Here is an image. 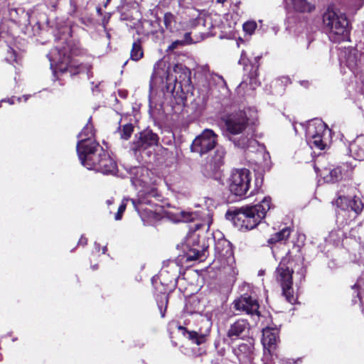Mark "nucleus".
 <instances>
[{"instance_id":"obj_1","label":"nucleus","mask_w":364,"mask_h":364,"mask_svg":"<svg viewBox=\"0 0 364 364\" xmlns=\"http://www.w3.org/2000/svg\"><path fill=\"white\" fill-rule=\"evenodd\" d=\"M76 150L81 164L104 175H114L118 168L115 160L96 141L80 142Z\"/></svg>"},{"instance_id":"obj_2","label":"nucleus","mask_w":364,"mask_h":364,"mask_svg":"<svg viewBox=\"0 0 364 364\" xmlns=\"http://www.w3.org/2000/svg\"><path fill=\"white\" fill-rule=\"evenodd\" d=\"M174 76L166 68L154 66V73L150 80V90L159 89L162 92H174L178 95V90L183 92V89L191 85V72L182 65H176L173 68Z\"/></svg>"},{"instance_id":"obj_3","label":"nucleus","mask_w":364,"mask_h":364,"mask_svg":"<svg viewBox=\"0 0 364 364\" xmlns=\"http://www.w3.org/2000/svg\"><path fill=\"white\" fill-rule=\"evenodd\" d=\"M225 124L224 135L240 149H246L253 147L257 141L252 134L247 131L250 118L246 110L232 112L223 117Z\"/></svg>"},{"instance_id":"obj_4","label":"nucleus","mask_w":364,"mask_h":364,"mask_svg":"<svg viewBox=\"0 0 364 364\" xmlns=\"http://www.w3.org/2000/svg\"><path fill=\"white\" fill-rule=\"evenodd\" d=\"M270 208L271 198L264 197L258 204L235 210L232 218L233 224L242 231L252 230L264 218Z\"/></svg>"},{"instance_id":"obj_5","label":"nucleus","mask_w":364,"mask_h":364,"mask_svg":"<svg viewBox=\"0 0 364 364\" xmlns=\"http://www.w3.org/2000/svg\"><path fill=\"white\" fill-rule=\"evenodd\" d=\"M294 270L296 274L299 276L300 280L304 279L306 268L303 262L300 260L296 268V266H294V262L290 260L288 254L282 258L276 270V279L282 287L283 295L291 304L296 301L292 288V274Z\"/></svg>"},{"instance_id":"obj_6","label":"nucleus","mask_w":364,"mask_h":364,"mask_svg":"<svg viewBox=\"0 0 364 364\" xmlns=\"http://www.w3.org/2000/svg\"><path fill=\"white\" fill-rule=\"evenodd\" d=\"M323 22L331 41H349V22L344 13L328 9L323 15Z\"/></svg>"},{"instance_id":"obj_7","label":"nucleus","mask_w":364,"mask_h":364,"mask_svg":"<svg viewBox=\"0 0 364 364\" xmlns=\"http://www.w3.org/2000/svg\"><path fill=\"white\" fill-rule=\"evenodd\" d=\"M305 129L306 142L311 149L323 151L331 144V130L321 119H314L308 122L306 125L301 124Z\"/></svg>"},{"instance_id":"obj_8","label":"nucleus","mask_w":364,"mask_h":364,"mask_svg":"<svg viewBox=\"0 0 364 364\" xmlns=\"http://www.w3.org/2000/svg\"><path fill=\"white\" fill-rule=\"evenodd\" d=\"M196 316L198 322V327L196 330L189 331L181 326H178V329L193 343L200 345L206 342L210 335L212 321L210 318L206 315L196 314Z\"/></svg>"},{"instance_id":"obj_9","label":"nucleus","mask_w":364,"mask_h":364,"mask_svg":"<svg viewBox=\"0 0 364 364\" xmlns=\"http://www.w3.org/2000/svg\"><path fill=\"white\" fill-rule=\"evenodd\" d=\"M251 172L245 168H234L231 171L228 183L232 193L237 196H245L250 188Z\"/></svg>"},{"instance_id":"obj_10","label":"nucleus","mask_w":364,"mask_h":364,"mask_svg":"<svg viewBox=\"0 0 364 364\" xmlns=\"http://www.w3.org/2000/svg\"><path fill=\"white\" fill-rule=\"evenodd\" d=\"M338 60L341 68L346 67L360 82L359 89H364V73H356L358 65V55L357 48L353 47H340L338 48Z\"/></svg>"},{"instance_id":"obj_11","label":"nucleus","mask_w":364,"mask_h":364,"mask_svg":"<svg viewBox=\"0 0 364 364\" xmlns=\"http://www.w3.org/2000/svg\"><path fill=\"white\" fill-rule=\"evenodd\" d=\"M336 204L340 210L337 213V220L345 218L347 215L349 218L354 219L363 209V204L358 197L346 196L339 193Z\"/></svg>"},{"instance_id":"obj_12","label":"nucleus","mask_w":364,"mask_h":364,"mask_svg":"<svg viewBox=\"0 0 364 364\" xmlns=\"http://www.w3.org/2000/svg\"><path fill=\"white\" fill-rule=\"evenodd\" d=\"M152 195L153 193H149L148 195L144 196L143 193L139 195V199H130V198H124L122 200L121 205L118 208L117 213L115 214L114 219L116 220H119L122 219V214L124 212L127 203L131 202L134 208L137 211V213L140 215L141 218L143 219L144 215H147L148 217H151L154 215V211L151 209L144 208V205H149L151 206L153 205V202L151 199H149V196Z\"/></svg>"},{"instance_id":"obj_13","label":"nucleus","mask_w":364,"mask_h":364,"mask_svg":"<svg viewBox=\"0 0 364 364\" xmlns=\"http://www.w3.org/2000/svg\"><path fill=\"white\" fill-rule=\"evenodd\" d=\"M249 288L250 285L248 284H243L240 287V289L242 294L233 301V307L236 311L258 316L259 312L257 300L247 293L244 292L246 289H248Z\"/></svg>"},{"instance_id":"obj_14","label":"nucleus","mask_w":364,"mask_h":364,"mask_svg":"<svg viewBox=\"0 0 364 364\" xmlns=\"http://www.w3.org/2000/svg\"><path fill=\"white\" fill-rule=\"evenodd\" d=\"M218 135L210 129H205L193 140L191 149L200 156L212 150L216 145Z\"/></svg>"},{"instance_id":"obj_15","label":"nucleus","mask_w":364,"mask_h":364,"mask_svg":"<svg viewBox=\"0 0 364 364\" xmlns=\"http://www.w3.org/2000/svg\"><path fill=\"white\" fill-rule=\"evenodd\" d=\"M186 261L202 260L205 257L207 247L205 243L200 244L199 235L193 232L185 242Z\"/></svg>"},{"instance_id":"obj_16","label":"nucleus","mask_w":364,"mask_h":364,"mask_svg":"<svg viewBox=\"0 0 364 364\" xmlns=\"http://www.w3.org/2000/svg\"><path fill=\"white\" fill-rule=\"evenodd\" d=\"M48 58L50 63V68L54 74L58 71L63 73L68 70V65L70 63V56L68 48L56 46L48 54Z\"/></svg>"},{"instance_id":"obj_17","label":"nucleus","mask_w":364,"mask_h":364,"mask_svg":"<svg viewBox=\"0 0 364 364\" xmlns=\"http://www.w3.org/2000/svg\"><path fill=\"white\" fill-rule=\"evenodd\" d=\"M159 137L156 134L150 129H146L136 135V139L132 143L131 150L136 153L141 152L146 149L156 146L158 144Z\"/></svg>"},{"instance_id":"obj_18","label":"nucleus","mask_w":364,"mask_h":364,"mask_svg":"<svg viewBox=\"0 0 364 364\" xmlns=\"http://www.w3.org/2000/svg\"><path fill=\"white\" fill-rule=\"evenodd\" d=\"M200 216V215L198 212L181 211L176 219V221L183 223L195 222L193 226L191 227V229H194L195 231L201 229L208 230L210 225V219L207 218L203 222H198L197 220Z\"/></svg>"},{"instance_id":"obj_19","label":"nucleus","mask_w":364,"mask_h":364,"mask_svg":"<svg viewBox=\"0 0 364 364\" xmlns=\"http://www.w3.org/2000/svg\"><path fill=\"white\" fill-rule=\"evenodd\" d=\"M232 352L241 364H248L254 358V345L250 341L242 343L233 348Z\"/></svg>"},{"instance_id":"obj_20","label":"nucleus","mask_w":364,"mask_h":364,"mask_svg":"<svg viewBox=\"0 0 364 364\" xmlns=\"http://www.w3.org/2000/svg\"><path fill=\"white\" fill-rule=\"evenodd\" d=\"M279 340V329L277 328L267 327L262 331V343L264 350H276L277 343Z\"/></svg>"},{"instance_id":"obj_21","label":"nucleus","mask_w":364,"mask_h":364,"mask_svg":"<svg viewBox=\"0 0 364 364\" xmlns=\"http://www.w3.org/2000/svg\"><path fill=\"white\" fill-rule=\"evenodd\" d=\"M131 181L134 186L144 187L149 181V170L143 166L133 167L130 170Z\"/></svg>"},{"instance_id":"obj_22","label":"nucleus","mask_w":364,"mask_h":364,"mask_svg":"<svg viewBox=\"0 0 364 364\" xmlns=\"http://www.w3.org/2000/svg\"><path fill=\"white\" fill-rule=\"evenodd\" d=\"M249 323L245 319H239L232 323L227 331V337L231 341L245 336L249 330Z\"/></svg>"},{"instance_id":"obj_23","label":"nucleus","mask_w":364,"mask_h":364,"mask_svg":"<svg viewBox=\"0 0 364 364\" xmlns=\"http://www.w3.org/2000/svg\"><path fill=\"white\" fill-rule=\"evenodd\" d=\"M314 169L317 174L322 176L326 183H336L343 178L341 167L319 170L316 166H314Z\"/></svg>"},{"instance_id":"obj_24","label":"nucleus","mask_w":364,"mask_h":364,"mask_svg":"<svg viewBox=\"0 0 364 364\" xmlns=\"http://www.w3.org/2000/svg\"><path fill=\"white\" fill-rule=\"evenodd\" d=\"M352 157L358 161H364V135L358 136L348 147Z\"/></svg>"},{"instance_id":"obj_25","label":"nucleus","mask_w":364,"mask_h":364,"mask_svg":"<svg viewBox=\"0 0 364 364\" xmlns=\"http://www.w3.org/2000/svg\"><path fill=\"white\" fill-rule=\"evenodd\" d=\"M201 173L207 178L218 180L221 176V167L209 160L202 166Z\"/></svg>"},{"instance_id":"obj_26","label":"nucleus","mask_w":364,"mask_h":364,"mask_svg":"<svg viewBox=\"0 0 364 364\" xmlns=\"http://www.w3.org/2000/svg\"><path fill=\"white\" fill-rule=\"evenodd\" d=\"M295 11L300 13H311L315 10V5L307 0H291Z\"/></svg>"},{"instance_id":"obj_27","label":"nucleus","mask_w":364,"mask_h":364,"mask_svg":"<svg viewBox=\"0 0 364 364\" xmlns=\"http://www.w3.org/2000/svg\"><path fill=\"white\" fill-rule=\"evenodd\" d=\"M95 131L93 125L91 123V117L89 119L88 122L87 124L84 127L82 132L77 135V137L80 139L77 141V145L82 141H87V140H92L95 141L94 137Z\"/></svg>"},{"instance_id":"obj_28","label":"nucleus","mask_w":364,"mask_h":364,"mask_svg":"<svg viewBox=\"0 0 364 364\" xmlns=\"http://www.w3.org/2000/svg\"><path fill=\"white\" fill-rule=\"evenodd\" d=\"M291 233V230L289 228H284L281 231L277 232L272 235L267 240L269 244H274L278 242L287 240Z\"/></svg>"},{"instance_id":"obj_29","label":"nucleus","mask_w":364,"mask_h":364,"mask_svg":"<svg viewBox=\"0 0 364 364\" xmlns=\"http://www.w3.org/2000/svg\"><path fill=\"white\" fill-rule=\"evenodd\" d=\"M164 25L166 30L173 33L177 30L176 16L171 12H166L164 16Z\"/></svg>"},{"instance_id":"obj_30","label":"nucleus","mask_w":364,"mask_h":364,"mask_svg":"<svg viewBox=\"0 0 364 364\" xmlns=\"http://www.w3.org/2000/svg\"><path fill=\"white\" fill-rule=\"evenodd\" d=\"M226 154V151L223 146H218L215 149L214 155L210 159L213 163L218 165L220 167H222L224 165L225 156Z\"/></svg>"},{"instance_id":"obj_31","label":"nucleus","mask_w":364,"mask_h":364,"mask_svg":"<svg viewBox=\"0 0 364 364\" xmlns=\"http://www.w3.org/2000/svg\"><path fill=\"white\" fill-rule=\"evenodd\" d=\"M168 301V295L166 293H161L156 296V302L162 318L165 316Z\"/></svg>"},{"instance_id":"obj_32","label":"nucleus","mask_w":364,"mask_h":364,"mask_svg":"<svg viewBox=\"0 0 364 364\" xmlns=\"http://www.w3.org/2000/svg\"><path fill=\"white\" fill-rule=\"evenodd\" d=\"M118 132L122 139L127 140L130 138L134 132V126L132 124H126L122 127H119Z\"/></svg>"},{"instance_id":"obj_33","label":"nucleus","mask_w":364,"mask_h":364,"mask_svg":"<svg viewBox=\"0 0 364 364\" xmlns=\"http://www.w3.org/2000/svg\"><path fill=\"white\" fill-rule=\"evenodd\" d=\"M143 50L141 46V43L137 42H134L132 44V48L131 50V58L133 60L137 61L143 57Z\"/></svg>"},{"instance_id":"obj_34","label":"nucleus","mask_w":364,"mask_h":364,"mask_svg":"<svg viewBox=\"0 0 364 364\" xmlns=\"http://www.w3.org/2000/svg\"><path fill=\"white\" fill-rule=\"evenodd\" d=\"M210 80L216 83V86H218L222 90V92H223L224 95L228 94V89L226 86V83L221 76L216 74H212L210 75Z\"/></svg>"},{"instance_id":"obj_35","label":"nucleus","mask_w":364,"mask_h":364,"mask_svg":"<svg viewBox=\"0 0 364 364\" xmlns=\"http://www.w3.org/2000/svg\"><path fill=\"white\" fill-rule=\"evenodd\" d=\"M277 358L278 356L275 353V350L271 349L264 350L262 358L263 364H275L274 360Z\"/></svg>"},{"instance_id":"obj_36","label":"nucleus","mask_w":364,"mask_h":364,"mask_svg":"<svg viewBox=\"0 0 364 364\" xmlns=\"http://www.w3.org/2000/svg\"><path fill=\"white\" fill-rule=\"evenodd\" d=\"M6 60L10 63H18V55L13 48H9Z\"/></svg>"},{"instance_id":"obj_37","label":"nucleus","mask_w":364,"mask_h":364,"mask_svg":"<svg viewBox=\"0 0 364 364\" xmlns=\"http://www.w3.org/2000/svg\"><path fill=\"white\" fill-rule=\"evenodd\" d=\"M257 28V23L255 21H247L243 24V30L245 33L251 35L254 33Z\"/></svg>"},{"instance_id":"obj_38","label":"nucleus","mask_w":364,"mask_h":364,"mask_svg":"<svg viewBox=\"0 0 364 364\" xmlns=\"http://www.w3.org/2000/svg\"><path fill=\"white\" fill-rule=\"evenodd\" d=\"M78 69H79L78 73H82L84 70H85L87 73L88 77H90V76L92 75L91 73L92 65L90 64H85V65L81 64L79 66Z\"/></svg>"},{"instance_id":"obj_39","label":"nucleus","mask_w":364,"mask_h":364,"mask_svg":"<svg viewBox=\"0 0 364 364\" xmlns=\"http://www.w3.org/2000/svg\"><path fill=\"white\" fill-rule=\"evenodd\" d=\"M185 46L182 40H176L171 43V44L168 46V50H173L177 48L179 46Z\"/></svg>"},{"instance_id":"obj_40","label":"nucleus","mask_w":364,"mask_h":364,"mask_svg":"<svg viewBox=\"0 0 364 364\" xmlns=\"http://www.w3.org/2000/svg\"><path fill=\"white\" fill-rule=\"evenodd\" d=\"M301 362L300 359H297L296 360H291L290 359H282L279 360V364H299Z\"/></svg>"},{"instance_id":"obj_41","label":"nucleus","mask_w":364,"mask_h":364,"mask_svg":"<svg viewBox=\"0 0 364 364\" xmlns=\"http://www.w3.org/2000/svg\"><path fill=\"white\" fill-rule=\"evenodd\" d=\"M182 41L185 45L189 44L192 43V39L191 37V33H186L183 36V38L182 39Z\"/></svg>"},{"instance_id":"obj_42","label":"nucleus","mask_w":364,"mask_h":364,"mask_svg":"<svg viewBox=\"0 0 364 364\" xmlns=\"http://www.w3.org/2000/svg\"><path fill=\"white\" fill-rule=\"evenodd\" d=\"M87 243V239L84 236H81L80 239L79 240L78 245L85 246Z\"/></svg>"},{"instance_id":"obj_43","label":"nucleus","mask_w":364,"mask_h":364,"mask_svg":"<svg viewBox=\"0 0 364 364\" xmlns=\"http://www.w3.org/2000/svg\"><path fill=\"white\" fill-rule=\"evenodd\" d=\"M15 100H17L18 102H20L21 101V97H18V98L11 97V98L8 99L7 100H5V102H9L10 105H13V104L15 103Z\"/></svg>"},{"instance_id":"obj_44","label":"nucleus","mask_w":364,"mask_h":364,"mask_svg":"<svg viewBox=\"0 0 364 364\" xmlns=\"http://www.w3.org/2000/svg\"><path fill=\"white\" fill-rule=\"evenodd\" d=\"M245 53L242 52V55H241V58H240V59L239 60V63L240 64H243V65H246V62H245Z\"/></svg>"},{"instance_id":"obj_45","label":"nucleus","mask_w":364,"mask_h":364,"mask_svg":"<svg viewBox=\"0 0 364 364\" xmlns=\"http://www.w3.org/2000/svg\"><path fill=\"white\" fill-rule=\"evenodd\" d=\"M210 95H213L214 97H217L216 95L215 94V91H214V89L210 87L208 91H207V93H206V97H209Z\"/></svg>"},{"instance_id":"obj_46","label":"nucleus","mask_w":364,"mask_h":364,"mask_svg":"<svg viewBox=\"0 0 364 364\" xmlns=\"http://www.w3.org/2000/svg\"><path fill=\"white\" fill-rule=\"evenodd\" d=\"M360 52L363 55H364V43H360L359 46Z\"/></svg>"},{"instance_id":"obj_47","label":"nucleus","mask_w":364,"mask_h":364,"mask_svg":"<svg viewBox=\"0 0 364 364\" xmlns=\"http://www.w3.org/2000/svg\"><path fill=\"white\" fill-rule=\"evenodd\" d=\"M95 248L97 251H100V245L97 242H95Z\"/></svg>"},{"instance_id":"obj_48","label":"nucleus","mask_w":364,"mask_h":364,"mask_svg":"<svg viewBox=\"0 0 364 364\" xmlns=\"http://www.w3.org/2000/svg\"><path fill=\"white\" fill-rule=\"evenodd\" d=\"M107 250V246L102 247V253L105 254Z\"/></svg>"},{"instance_id":"obj_49","label":"nucleus","mask_w":364,"mask_h":364,"mask_svg":"<svg viewBox=\"0 0 364 364\" xmlns=\"http://www.w3.org/2000/svg\"><path fill=\"white\" fill-rule=\"evenodd\" d=\"M30 95H23V97L24 98V101H27Z\"/></svg>"},{"instance_id":"obj_50","label":"nucleus","mask_w":364,"mask_h":364,"mask_svg":"<svg viewBox=\"0 0 364 364\" xmlns=\"http://www.w3.org/2000/svg\"><path fill=\"white\" fill-rule=\"evenodd\" d=\"M226 0H216L217 3L223 4Z\"/></svg>"},{"instance_id":"obj_51","label":"nucleus","mask_w":364,"mask_h":364,"mask_svg":"<svg viewBox=\"0 0 364 364\" xmlns=\"http://www.w3.org/2000/svg\"><path fill=\"white\" fill-rule=\"evenodd\" d=\"M358 287H359V285H358V284H354V285L353 286V289H355V288L358 289Z\"/></svg>"},{"instance_id":"obj_52","label":"nucleus","mask_w":364,"mask_h":364,"mask_svg":"<svg viewBox=\"0 0 364 364\" xmlns=\"http://www.w3.org/2000/svg\"><path fill=\"white\" fill-rule=\"evenodd\" d=\"M333 235H334V232H331L330 233V235H329V237H330V238L333 237Z\"/></svg>"},{"instance_id":"obj_53","label":"nucleus","mask_w":364,"mask_h":364,"mask_svg":"<svg viewBox=\"0 0 364 364\" xmlns=\"http://www.w3.org/2000/svg\"><path fill=\"white\" fill-rule=\"evenodd\" d=\"M219 245H220V243H218V244H217V245H216L215 248H216V250H219V249H220Z\"/></svg>"},{"instance_id":"obj_54","label":"nucleus","mask_w":364,"mask_h":364,"mask_svg":"<svg viewBox=\"0 0 364 364\" xmlns=\"http://www.w3.org/2000/svg\"><path fill=\"white\" fill-rule=\"evenodd\" d=\"M164 272V271H162V272H161V276H162V275H163Z\"/></svg>"},{"instance_id":"obj_55","label":"nucleus","mask_w":364,"mask_h":364,"mask_svg":"<svg viewBox=\"0 0 364 364\" xmlns=\"http://www.w3.org/2000/svg\"><path fill=\"white\" fill-rule=\"evenodd\" d=\"M3 102H5V100H1V101L0 102V105H1Z\"/></svg>"},{"instance_id":"obj_56","label":"nucleus","mask_w":364,"mask_h":364,"mask_svg":"<svg viewBox=\"0 0 364 364\" xmlns=\"http://www.w3.org/2000/svg\"><path fill=\"white\" fill-rule=\"evenodd\" d=\"M257 184H258V181L257 180L256 181V186H257Z\"/></svg>"},{"instance_id":"obj_57","label":"nucleus","mask_w":364,"mask_h":364,"mask_svg":"<svg viewBox=\"0 0 364 364\" xmlns=\"http://www.w3.org/2000/svg\"><path fill=\"white\" fill-rule=\"evenodd\" d=\"M223 243H227L228 245L227 241H223Z\"/></svg>"}]
</instances>
